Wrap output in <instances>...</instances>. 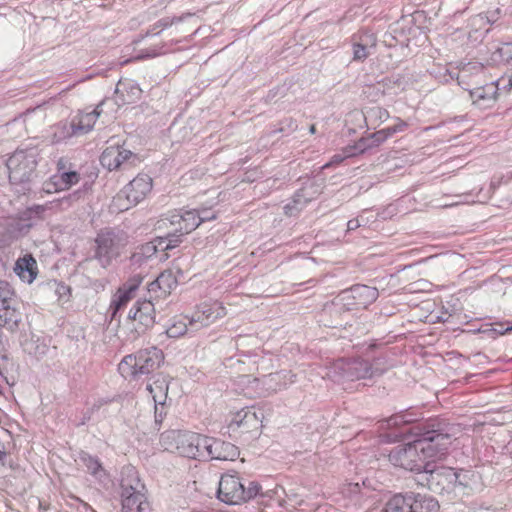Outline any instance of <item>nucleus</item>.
Masks as SVG:
<instances>
[{
	"label": "nucleus",
	"mask_w": 512,
	"mask_h": 512,
	"mask_svg": "<svg viewBox=\"0 0 512 512\" xmlns=\"http://www.w3.org/2000/svg\"><path fill=\"white\" fill-rule=\"evenodd\" d=\"M452 440L450 427L432 420L414 442L394 447L389 453V461L394 466L422 475L430 463L429 459L441 458Z\"/></svg>",
	"instance_id": "nucleus-1"
},
{
	"label": "nucleus",
	"mask_w": 512,
	"mask_h": 512,
	"mask_svg": "<svg viewBox=\"0 0 512 512\" xmlns=\"http://www.w3.org/2000/svg\"><path fill=\"white\" fill-rule=\"evenodd\" d=\"M157 253L154 241L141 245L131 256L134 263H141L152 258Z\"/></svg>",
	"instance_id": "nucleus-37"
},
{
	"label": "nucleus",
	"mask_w": 512,
	"mask_h": 512,
	"mask_svg": "<svg viewBox=\"0 0 512 512\" xmlns=\"http://www.w3.org/2000/svg\"><path fill=\"white\" fill-rule=\"evenodd\" d=\"M413 421L411 418H407L405 415L394 416L389 419V424L398 425L399 423H409Z\"/></svg>",
	"instance_id": "nucleus-60"
},
{
	"label": "nucleus",
	"mask_w": 512,
	"mask_h": 512,
	"mask_svg": "<svg viewBox=\"0 0 512 512\" xmlns=\"http://www.w3.org/2000/svg\"><path fill=\"white\" fill-rule=\"evenodd\" d=\"M226 315V309L219 302L203 303L190 316V329L196 332L209 326Z\"/></svg>",
	"instance_id": "nucleus-9"
},
{
	"label": "nucleus",
	"mask_w": 512,
	"mask_h": 512,
	"mask_svg": "<svg viewBox=\"0 0 512 512\" xmlns=\"http://www.w3.org/2000/svg\"><path fill=\"white\" fill-rule=\"evenodd\" d=\"M501 82L504 83L505 79H501L497 82H490L483 86L471 89L469 93L473 103L480 108L489 107L496 99L497 92L500 89L499 84Z\"/></svg>",
	"instance_id": "nucleus-18"
},
{
	"label": "nucleus",
	"mask_w": 512,
	"mask_h": 512,
	"mask_svg": "<svg viewBox=\"0 0 512 512\" xmlns=\"http://www.w3.org/2000/svg\"><path fill=\"white\" fill-rule=\"evenodd\" d=\"M375 46V37L373 34L365 33L360 36V42L353 45V59L363 61L370 54L369 48Z\"/></svg>",
	"instance_id": "nucleus-29"
},
{
	"label": "nucleus",
	"mask_w": 512,
	"mask_h": 512,
	"mask_svg": "<svg viewBox=\"0 0 512 512\" xmlns=\"http://www.w3.org/2000/svg\"><path fill=\"white\" fill-rule=\"evenodd\" d=\"M52 208L54 213L63 212L72 208L69 198L65 195L61 198L52 200Z\"/></svg>",
	"instance_id": "nucleus-52"
},
{
	"label": "nucleus",
	"mask_w": 512,
	"mask_h": 512,
	"mask_svg": "<svg viewBox=\"0 0 512 512\" xmlns=\"http://www.w3.org/2000/svg\"><path fill=\"white\" fill-rule=\"evenodd\" d=\"M377 131L374 133H371L367 136L361 137L353 146L350 147V149H354L356 153H364L365 151L378 147L383 141H380V139L376 138Z\"/></svg>",
	"instance_id": "nucleus-34"
},
{
	"label": "nucleus",
	"mask_w": 512,
	"mask_h": 512,
	"mask_svg": "<svg viewBox=\"0 0 512 512\" xmlns=\"http://www.w3.org/2000/svg\"><path fill=\"white\" fill-rule=\"evenodd\" d=\"M491 60L498 64L512 66V43H505L497 47L491 55ZM512 88V74L508 76L507 83L503 85V89L509 91Z\"/></svg>",
	"instance_id": "nucleus-26"
},
{
	"label": "nucleus",
	"mask_w": 512,
	"mask_h": 512,
	"mask_svg": "<svg viewBox=\"0 0 512 512\" xmlns=\"http://www.w3.org/2000/svg\"><path fill=\"white\" fill-rule=\"evenodd\" d=\"M166 220L176 228V232L184 234L191 233L200 225L198 213L195 209L175 211Z\"/></svg>",
	"instance_id": "nucleus-16"
},
{
	"label": "nucleus",
	"mask_w": 512,
	"mask_h": 512,
	"mask_svg": "<svg viewBox=\"0 0 512 512\" xmlns=\"http://www.w3.org/2000/svg\"><path fill=\"white\" fill-rule=\"evenodd\" d=\"M184 233L176 232V228L174 227L173 231L169 232L166 237L167 240L171 246V249L177 247L182 242V237L184 236Z\"/></svg>",
	"instance_id": "nucleus-56"
},
{
	"label": "nucleus",
	"mask_w": 512,
	"mask_h": 512,
	"mask_svg": "<svg viewBox=\"0 0 512 512\" xmlns=\"http://www.w3.org/2000/svg\"><path fill=\"white\" fill-rule=\"evenodd\" d=\"M369 371L368 360L362 358H340L330 365L327 375L334 381H355L368 379Z\"/></svg>",
	"instance_id": "nucleus-6"
},
{
	"label": "nucleus",
	"mask_w": 512,
	"mask_h": 512,
	"mask_svg": "<svg viewBox=\"0 0 512 512\" xmlns=\"http://www.w3.org/2000/svg\"><path fill=\"white\" fill-rule=\"evenodd\" d=\"M186 333H193L190 329V317L181 316L174 319L172 324L167 328L166 334L170 338H178Z\"/></svg>",
	"instance_id": "nucleus-31"
},
{
	"label": "nucleus",
	"mask_w": 512,
	"mask_h": 512,
	"mask_svg": "<svg viewBox=\"0 0 512 512\" xmlns=\"http://www.w3.org/2000/svg\"><path fill=\"white\" fill-rule=\"evenodd\" d=\"M164 45H155L150 48L142 49L139 51V53L134 57L135 60H144L149 58H154L159 55H162L165 53L163 50Z\"/></svg>",
	"instance_id": "nucleus-45"
},
{
	"label": "nucleus",
	"mask_w": 512,
	"mask_h": 512,
	"mask_svg": "<svg viewBox=\"0 0 512 512\" xmlns=\"http://www.w3.org/2000/svg\"><path fill=\"white\" fill-rule=\"evenodd\" d=\"M307 204L301 194L296 191L292 200L284 206V213L289 217L297 216Z\"/></svg>",
	"instance_id": "nucleus-39"
},
{
	"label": "nucleus",
	"mask_w": 512,
	"mask_h": 512,
	"mask_svg": "<svg viewBox=\"0 0 512 512\" xmlns=\"http://www.w3.org/2000/svg\"><path fill=\"white\" fill-rule=\"evenodd\" d=\"M120 488L121 499L130 494L131 497L146 494L145 485L141 482L139 474L133 466H126L122 469Z\"/></svg>",
	"instance_id": "nucleus-14"
},
{
	"label": "nucleus",
	"mask_w": 512,
	"mask_h": 512,
	"mask_svg": "<svg viewBox=\"0 0 512 512\" xmlns=\"http://www.w3.org/2000/svg\"><path fill=\"white\" fill-rule=\"evenodd\" d=\"M128 237L120 229L104 228L95 238L94 259L102 268L109 267L117 259L122 249L127 245Z\"/></svg>",
	"instance_id": "nucleus-4"
},
{
	"label": "nucleus",
	"mask_w": 512,
	"mask_h": 512,
	"mask_svg": "<svg viewBox=\"0 0 512 512\" xmlns=\"http://www.w3.org/2000/svg\"><path fill=\"white\" fill-rule=\"evenodd\" d=\"M24 213L29 219H31V221L34 222L35 220L44 219L48 213H54V209L52 208V201L46 202L42 205H34L29 207Z\"/></svg>",
	"instance_id": "nucleus-36"
},
{
	"label": "nucleus",
	"mask_w": 512,
	"mask_h": 512,
	"mask_svg": "<svg viewBox=\"0 0 512 512\" xmlns=\"http://www.w3.org/2000/svg\"><path fill=\"white\" fill-rule=\"evenodd\" d=\"M322 192V187L314 180H307L303 187L297 190L307 203L318 197Z\"/></svg>",
	"instance_id": "nucleus-38"
},
{
	"label": "nucleus",
	"mask_w": 512,
	"mask_h": 512,
	"mask_svg": "<svg viewBox=\"0 0 512 512\" xmlns=\"http://www.w3.org/2000/svg\"><path fill=\"white\" fill-rule=\"evenodd\" d=\"M409 512H437L439 509L438 502L426 495L410 493Z\"/></svg>",
	"instance_id": "nucleus-25"
},
{
	"label": "nucleus",
	"mask_w": 512,
	"mask_h": 512,
	"mask_svg": "<svg viewBox=\"0 0 512 512\" xmlns=\"http://www.w3.org/2000/svg\"><path fill=\"white\" fill-rule=\"evenodd\" d=\"M42 191L46 194H52L55 192L62 191L61 188L58 187V181L54 179V175H52L49 180L45 181L42 187Z\"/></svg>",
	"instance_id": "nucleus-55"
},
{
	"label": "nucleus",
	"mask_w": 512,
	"mask_h": 512,
	"mask_svg": "<svg viewBox=\"0 0 512 512\" xmlns=\"http://www.w3.org/2000/svg\"><path fill=\"white\" fill-rule=\"evenodd\" d=\"M34 225L35 222L31 221V219L23 213L20 218L12 219L9 222L8 231L12 238H19L26 235Z\"/></svg>",
	"instance_id": "nucleus-30"
},
{
	"label": "nucleus",
	"mask_w": 512,
	"mask_h": 512,
	"mask_svg": "<svg viewBox=\"0 0 512 512\" xmlns=\"http://www.w3.org/2000/svg\"><path fill=\"white\" fill-rule=\"evenodd\" d=\"M14 271L22 281L30 284L38 273L37 262L32 255H25L16 261Z\"/></svg>",
	"instance_id": "nucleus-22"
},
{
	"label": "nucleus",
	"mask_w": 512,
	"mask_h": 512,
	"mask_svg": "<svg viewBox=\"0 0 512 512\" xmlns=\"http://www.w3.org/2000/svg\"><path fill=\"white\" fill-rule=\"evenodd\" d=\"M394 134H396L395 129L393 126H390V127H387V128L377 131L376 138L380 139V141L385 142L388 138L392 137Z\"/></svg>",
	"instance_id": "nucleus-58"
},
{
	"label": "nucleus",
	"mask_w": 512,
	"mask_h": 512,
	"mask_svg": "<svg viewBox=\"0 0 512 512\" xmlns=\"http://www.w3.org/2000/svg\"><path fill=\"white\" fill-rule=\"evenodd\" d=\"M80 174L74 170H65V166L62 161L58 163V172L54 174V179L58 181V187L62 191L70 189L73 185H76L80 181Z\"/></svg>",
	"instance_id": "nucleus-28"
},
{
	"label": "nucleus",
	"mask_w": 512,
	"mask_h": 512,
	"mask_svg": "<svg viewBox=\"0 0 512 512\" xmlns=\"http://www.w3.org/2000/svg\"><path fill=\"white\" fill-rule=\"evenodd\" d=\"M496 327L479 329L478 331L485 334L488 338L496 339L500 335L512 332V322H500L495 324Z\"/></svg>",
	"instance_id": "nucleus-41"
},
{
	"label": "nucleus",
	"mask_w": 512,
	"mask_h": 512,
	"mask_svg": "<svg viewBox=\"0 0 512 512\" xmlns=\"http://www.w3.org/2000/svg\"><path fill=\"white\" fill-rule=\"evenodd\" d=\"M152 189V178L147 174H139L131 180L117 195L116 201L120 202L123 198L127 200V205H121L123 210L129 209L141 202Z\"/></svg>",
	"instance_id": "nucleus-7"
},
{
	"label": "nucleus",
	"mask_w": 512,
	"mask_h": 512,
	"mask_svg": "<svg viewBox=\"0 0 512 512\" xmlns=\"http://www.w3.org/2000/svg\"><path fill=\"white\" fill-rule=\"evenodd\" d=\"M17 297L12 286L4 280H0V307L17 305Z\"/></svg>",
	"instance_id": "nucleus-40"
},
{
	"label": "nucleus",
	"mask_w": 512,
	"mask_h": 512,
	"mask_svg": "<svg viewBox=\"0 0 512 512\" xmlns=\"http://www.w3.org/2000/svg\"><path fill=\"white\" fill-rule=\"evenodd\" d=\"M22 312L17 305H6L0 307V329H5L10 333L19 331L22 323Z\"/></svg>",
	"instance_id": "nucleus-19"
},
{
	"label": "nucleus",
	"mask_w": 512,
	"mask_h": 512,
	"mask_svg": "<svg viewBox=\"0 0 512 512\" xmlns=\"http://www.w3.org/2000/svg\"><path fill=\"white\" fill-rule=\"evenodd\" d=\"M361 226V223H360V220L359 219H351L347 222V230L348 231H353V230H356L357 228H359Z\"/></svg>",
	"instance_id": "nucleus-62"
},
{
	"label": "nucleus",
	"mask_w": 512,
	"mask_h": 512,
	"mask_svg": "<svg viewBox=\"0 0 512 512\" xmlns=\"http://www.w3.org/2000/svg\"><path fill=\"white\" fill-rule=\"evenodd\" d=\"M38 111H40V112L42 111L40 107H36V108H34V109H32V110H27V111L25 112V114H24V116H25V121H27L28 117H29L31 114L36 113V112H38Z\"/></svg>",
	"instance_id": "nucleus-64"
},
{
	"label": "nucleus",
	"mask_w": 512,
	"mask_h": 512,
	"mask_svg": "<svg viewBox=\"0 0 512 512\" xmlns=\"http://www.w3.org/2000/svg\"><path fill=\"white\" fill-rule=\"evenodd\" d=\"M351 146H348L345 148L344 150V155H341V154H335L332 158H331V161L326 163L322 168L325 169L333 164H340L344 159L348 158V157H352V156H355L357 153L354 149H350Z\"/></svg>",
	"instance_id": "nucleus-49"
},
{
	"label": "nucleus",
	"mask_w": 512,
	"mask_h": 512,
	"mask_svg": "<svg viewBox=\"0 0 512 512\" xmlns=\"http://www.w3.org/2000/svg\"><path fill=\"white\" fill-rule=\"evenodd\" d=\"M202 443L200 445H197L196 449L199 450L196 454H199V456H194L193 459L195 460H209V443H210V437L202 435Z\"/></svg>",
	"instance_id": "nucleus-48"
},
{
	"label": "nucleus",
	"mask_w": 512,
	"mask_h": 512,
	"mask_svg": "<svg viewBox=\"0 0 512 512\" xmlns=\"http://www.w3.org/2000/svg\"><path fill=\"white\" fill-rule=\"evenodd\" d=\"M146 390L151 394L154 404H165L168 398L169 379L167 376L159 374L152 383H148Z\"/></svg>",
	"instance_id": "nucleus-23"
},
{
	"label": "nucleus",
	"mask_w": 512,
	"mask_h": 512,
	"mask_svg": "<svg viewBox=\"0 0 512 512\" xmlns=\"http://www.w3.org/2000/svg\"><path fill=\"white\" fill-rule=\"evenodd\" d=\"M494 21H495L494 16L489 17L486 15L480 14L472 19V25L473 26L479 25L481 27L482 25L490 24V23H493Z\"/></svg>",
	"instance_id": "nucleus-57"
},
{
	"label": "nucleus",
	"mask_w": 512,
	"mask_h": 512,
	"mask_svg": "<svg viewBox=\"0 0 512 512\" xmlns=\"http://www.w3.org/2000/svg\"><path fill=\"white\" fill-rule=\"evenodd\" d=\"M137 160V156L119 145H110L100 157L101 164L109 170L131 166Z\"/></svg>",
	"instance_id": "nucleus-11"
},
{
	"label": "nucleus",
	"mask_w": 512,
	"mask_h": 512,
	"mask_svg": "<svg viewBox=\"0 0 512 512\" xmlns=\"http://www.w3.org/2000/svg\"><path fill=\"white\" fill-rule=\"evenodd\" d=\"M209 460L233 461L239 456L238 447L230 442L210 437Z\"/></svg>",
	"instance_id": "nucleus-17"
},
{
	"label": "nucleus",
	"mask_w": 512,
	"mask_h": 512,
	"mask_svg": "<svg viewBox=\"0 0 512 512\" xmlns=\"http://www.w3.org/2000/svg\"><path fill=\"white\" fill-rule=\"evenodd\" d=\"M163 361V351L156 346H151L124 356L118 365V370L124 378L140 380L157 370Z\"/></svg>",
	"instance_id": "nucleus-2"
},
{
	"label": "nucleus",
	"mask_w": 512,
	"mask_h": 512,
	"mask_svg": "<svg viewBox=\"0 0 512 512\" xmlns=\"http://www.w3.org/2000/svg\"><path fill=\"white\" fill-rule=\"evenodd\" d=\"M177 280L173 275L172 271L166 270L156 278L154 282L151 283L150 290H155V286L162 290L164 293H169L171 289L176 287Z\"/></svg>",
	"instance_id": "nucleus-33"
},
{
	"label": "nucleus",
	"mask_w": 512,
	"mask_h": 512,
	"mask_svg": "<svg viewBox=\"0 0 512 512\" xmlns=\"http://www.w3.org/2000/svg\"><path fill=\"white\" fill-rule=\"evenodd\" d=\"M365 118L382 123L389 118V112L381 107H372L367 111Z\"/></svg>",
	"instance_id": "nucleus-46"
},
{
	"label": "nucleus",
	"mask_w": 512,
	"mask_h": 512,
	"mask_svg": "<svg viewBox=\"0 0 512 512\" xmlns=\"http://www.w3.org/2000/svg\"><path fill=\"white\" fill-rule=\"evenodd\" d=\"M182 20L181 17H164L159 19L152 27L146 32V36L158 35L160 31L178 23Z\"/></svg>",
	"instance_id": "nucleus-42"
},
{
	"label": "nucleus",
	"mask_w": 512,
	"mask_h": 512,
	"mask_svg": "<svg viewBox=\"0 0 512 512\" xmlns=\"http://www.w3.org/2000/svg\"><path fill=\"white\" fill-rule=\"evenodd\" d=\"M410 494H397L390 498L384 508L385 512H409Z\"/></svg>",
	"instance_id": "nucleus-32"
},
{
	"label": "nucleus",
	"mask_w": 512,
	"mask_h": 512,
	"mask_svg": "<svg viewBox=\"0 0 512 512\" xmlns=\"http://www.w3.org/2000/svg\"><path fill=\"white\" fill-rule=\"evenodd\" d=\"M181 431L179 430H168L161 434L160 436V445L164 450L175 452L179 446L178 440L180 438Z\"/></svg>",
	"instance_id": "nucleus-35"
},
{
	"label": "nucleus",
	"mask_w": 512,
	"mask_h": 512,
	"mask_svg": "<svg viewBox=\"0 0 512 512\" xmlns=\"http://www.w3.org/2000/svg\"><path fill=\"white\" fill-rule=\"evenodd\" d=\"M35 150H16L6 161L11 184H24L31 180L36 166Z\"/></svg>",
	"instance_id": "nucleus-5"
},
{
	"label": "nucleus",
	"mask_w": 512,
	"mask_h": 512,
	"mask_svg": "<svg viewBox=\"0 0 512 512\" xmlns=\"http://www.w3.org/2000/svg\"><path fill=\"white\" fill-rule=\"evenodd\" d=\"M104 102L99 103L93 110L89 112H80L74 116L69 123L68 136H78L88 133L94 127L98 117L102 113V105Z\"/></svg>",
	"instance_id": "nucleus-13"
},
{
	"label": "nucleus",
	"mask_w": 512,
	"mask_h": 512,
	"mask_svg": "<svg viewBox=\"0 0 512 512\" xmlns=\"http://www.w3.org/2000/svg\"><path fill=\"white\" fill-rule=\"evenodd\" d=\"M121 505L122 512H151V506L146 494L133 497L130 494L121 499Z\"/></svg>",
	"instance_id": "nucleus-27"
},
{
	"label": "nucleus",
	"mask_w": 512,
	"mask_h": 512,
	"mask_svg": "<svg viewBox=\"0 0 512 512\" xmlns=\"http://www.w3.org/2000/svg\"><path fill=\"white\" fill-rule=\"evenodd\" d=\"M153 241H154V244L156 246L157 252L159 250H161V251L171 250V246H169L170 244L167 243L168 240H167L166 236H164V237H157Z\"/></svg>",
	"instance_id": "nucleus-59"
},
{
	"label": "nucleus",
	"mask_w": 512,
	"mask_h": 512,
	"mask_svg": "<svg viewBox=\"0 0 512 512\" xmlns=\"http://www.w3.org/2000/svg\"><path fill=\"white\" fill-rule=\"evenodd\" d=\"M202 440L201 434L190 431H181V435L178 440L179 446L176 453L183 457L193 459L194 456H199V454H196L199 451L196 447L202 443L199 442Z\"/></svg>",
	"instance_id": "nucleus-20"
},
{
	"label": "nucleus",
	"mask_w": 512,
	"mask_h": 512,
	"mask_svg": "<svg viewBox=\"0 0 512 512\" xmlns=\"http://www.w3.org/2000/svg\"><path fill=\"white\" fill-rule=\"evenodd\" d=\"M261 486L258 482L249 481L246 486L243 483L244 501L250 500L260 494Z\"/></svg>",
	"instance_id": "nucleus-47"
},
{
	"label": "nucleus",
	"mask_w": 512,
	"mask_h": 512,
	"mask_svg": "<svg viewBox=\"0 0 512 512\" xmlns=\"http://www.w3.org/2000/svg\"><path fill=\"white\" fill-rule=\"evenodd\" d=\"M369 378L381 376L385 371L388 370V365L384 358H375L372 362L368 361Z\"/></svg>",
	"instance_id": "nucleus-43"
},
{
	"label": "nucleus",
	"mask_w": 512,
	"mask_h": 512,
	"mask_svg": "<svg viewBox=\"0 0 512 512\" xmlns=\"http://www.w3.org/2000/svg\"><path fill=\"white\" fill-rule=\"evenodd\" d=\"M154 408H155V425L156 426H160L161 423L163 422L164 418L166 417L167 415V411H168V408H167V403L165 402V404H154Z\"/></svg>",
	"instance_id": "nucleus-54"
},
{
	"label": "nucleus",
	"mask_w": 512,
	"mask_h": 512,
	"mask_svg": "<svg viewBox=\"0 0 512 512\" xmlns=\"http://www.w3.org/2000/svg\"><path fill=\"white\" fill-rule=\"evenodd\" d=\"M296 382V374L290 370H281L278 372L264 375L261 378L263 388L268 394L277 393L287 389L290 385Z\"/></svg>",
	"instance_id": "nucleus-15"
},
{
	"label": "nucleus",
	"mask_w": 512,
	"mask_h": 512,
	"mask_svg": "<svg viewBox=\"0 0 512 512\" xmlns=\"http://www.w3.org/2000/svg\"><path fill=\"white\" fill-rule=\"evenodd\" d=\"M263 411L261 409L244 408L231 419L228 428L232 431L241 429L242 432L258 431L262 426Z\"/></svg>",
	"instance_id": "nucleus-12"
},
{
	"label": "nucleus",
	"mask_w": 512,
	"mask_h": 512,
	"mask_svg": "<svg viewBox=\"0 0 512 512\" xmlns=\"http://www.w3.org/2000/svg\"><path fill=\"white\" fill-rule=\"evenodd\" d=\"M89 190V187L87 184H85L82 188H79L72 193L67 194L66 196L69 198V201L74 207L77 203H79L81 200L84 199L85 195L87 194Z\"/></svg>",
	"instance_id": "nucleus-50"
},
{
	"label": "nucleus",
	"mask_w": 512,
	"mask_h": 512,
	"mask_svg": "<svg viewBox=\"0 0 512 512\" xmlns=\"http://www.w3.org/2000/svg\"><path fill=\"white\" fill-rule=\"evenodd\" d=\"M198 213L200 224L206 221H211L216 219L217 215L211 208L201 207L195 209Z\"/></svg>",
	"instance_id": "nucleus-53"
},
{
	"label": "nucleus",
	"mask_w": 512,
	"mask_h": 512,
	"mask_svg": "<svg viewBox=\"0 0 512 512\" xmlns=\"http://www.w3.org/2000/svg\"><path fill=\"white\" fill-rule=\"evenodd\" d=\"M468 472L458 473L451 467L435 466L430 463L418 479V483L425 485L434 493L461 492L467 487Z\"/></svg>",
	"instance_id": "nucleus-3"
},
{
	"label": "nucleus",
	"mask_w": 512,
	"mask_h": 512,
	"mask_svg": "<svg viewBox=\"0 0 512 512\" xmlns=\"http://www.w3.org/2000/svg\"><path fill=\"white\" fill-rule=\"evenodd\" d=\"M396 120L397 123L393 125L395 132H403L408 127V124L405 121L401 120L400 118H397Z\"/></svg>",
	"instance_id": "nucleus-61"
},
{
	"label": "nucleus",
	"mask_w": 512,
	"mask_h": 512,
	"mask_svg": "<svg viewBox=\"0 0 512 512\" xmlns=\"http://www.w3.org/2000/svg\"><path fill=\"white\" fill-rule=\"evenodd\" d=\"M353 299L358 306L367 307L379 296L377 288L367 285H355L350 289Z\"/></svg>",
	"instance_id": "nucleus-24"
},
{
	"label": "nucleus",
	"mask_w": 512,
	"mask_h": 512,
	"mask_svg": "<svg viewBox=\"0 0 512 512\" xmlns=\"http://www.w3.org/2000/svg\"><path fill=\"white\" fill-rule=\"evenodd\" d=\"M129 89H130V93L132 94L133 98H139L140 97L142 91H141L140 87L137 84H134V83L130 84Z\"/></svg>",
	"instance_id": "nucleus-63"
},
{
	"label": "nucleus",
	"mask_w": 512,
	"mask_h": 512,
	"mask_svg": "<svg viewBox=\"0 0 512 512\" xmlns=\"http://www.w3.org/2000/svg\"><path fill=\"white\" fill-rule=\"evenodd\" d=\"M140 282L141 279H134L127 285H124L123 288L118 290L110 304L112 318H115L121 308L126 306V304L133 298V294L138 288Z\"/></svg>",
	"instance_id": "nucleus-21"
},
{
	"label": "nucleus",
	"mask_w": 512,
	"mask_h": 512,
	"mask_svg": "<svg viewBox=\"0 0 512 512\" xmlns=\"http://www.w3.org/2000/svg\"><path fill=\"white\" fill-rule=\"evenodd\" d=\"M80 461L87 468V471L92 475H97L99 470L102 468L98 458L93 457L87 453L80 454Z\"/></svg>",
	"instance_id": "nucleus-44"
},
{
	"label": "nucleus",
	"mask_w": 512,
	"mask_h": 512,
	"mask_svg": "<svg viewBox=\"0 0 512 512\" xmlns=\"http://www.w3.org/2000/svg\"><path fill=\"white\" fill-rule=\"evenodd\" d=\"M243 482L236 474H223L219 481L217 497L220 501L235 505L244 502Z\"/></svg>",
	"instance_id": "nucleus-10"
},
{
	"label": "nucleus",
	"mask_w": 512,
	"mask_h": 512,
	"mask_svg": "<svg viewBox=\"0 0 512 512\" xmlns=\"http://www.w3.org/2000/svg\"><path fill=\"white\" fill-rule=\"evenodd\" d=\"M128 320L138 322V327H134V338L144 333L148 328L155 324V307L147 299L137 300L128 313Z\"/></svg>",
	"instance_id": "nucleus-8"
},
{
	"label": "nucleus",
	"mask_w": 512,
	"mask_h": 512,
	"mask_svg": "<svg viewBox=\"0 0 512 512\" xmlns=\"http://www.w3.org/2000/svg\"><path fill=\"white\" fill-rule=\"evenodd\" d=\"M89 190V187L87 184H85L82 188H79L72 193L67 194L66 196L69 198V201L74 207L77 203H79L81 200L84 199L85 195L87 194Z\"/></svg>",
	"instance_id": "nucleus-51"
}]
</instances>
